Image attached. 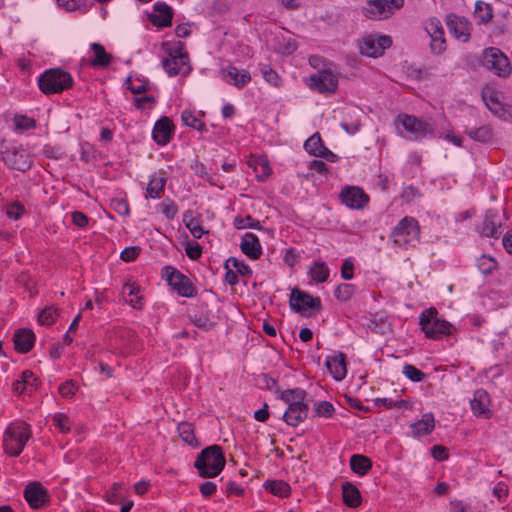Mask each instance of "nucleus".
I'll return each instance as SVG.
<instances>
[{"label": "nucleus", "instance_id": "obj_1", "mask_svg": "<svg viewBox=\"0 0 512 512\" xmlns=\"http://www.w3.org/2000/svg\"><path fill=\"white\" fill-rule=\"evenodd\" d=\"M225 457L222 448L212 445L203 449L197 456L194 467L203 478L216 477L225 466Z\"/></svg>", "mask_w": 512, "mask_h": 512}, {"label": "nucleus", "instance_id": "obj_2", "mask_svg": "<svg viewBox=\"0 0 512 512\" xmlns=\"http://www.w3.org/2000/svg\"><path fill=\"white\" fill-rule=\"evenodd\" d=\"M31 437L30 427L25 422H15L8 426L3 436V447L5 453L10 456H18L28 439Z\"/></svg>", "mask_w": 512, "mask_h": 512}, {"label": "nucleus", "instance_id": "obj_3", "mask_svg": "<svg viewBox=\"0 0 512 512\" xmlns=\"http://www.w3.org/2000/svg\"><path fill=\"white\" fill-rule=\"evenodd\" d=\"M39 88L44 94L60 93L73 84L72 76L60 69L52 68L45 71L39 78Z\"/></svg>", "mask_w": 512, "mask_h": 512}, {"label": "nucleus", "instance_id": "obj_4", "mask_svg": "<svg viewBox=\"0 0 512 512\" xmlns=\"http://www.w3.org/2000/svg\"><path fill=\"white\" fill-rule=\"evenodd\" d=\"M391 236L398 246H414L420 237L418 222L412 217H404L393 229Z\"/></svg>", "mask_w": 512, "mask_h": 512}, {"label": "nucleus", "instance_id": "obj_5", "mask_svg": "<svg viewBox=\"0 0 512 512\" xmlns=\"http://www.w3.org/2000/svg\"><path fill=\"white\" fill-rule=\"evenodd\" d=\"M482 65L499 77H507L512 67L507 56L498 48H487L483 52Z\"/></svg>", "mask_w": 512, "mask_h": 512}, {"label": "nucleus", "instance_id": "obj_6", "mask_svg": "<svg viewBox=\"0 0 512 512\" xmlns=\"http://www.w3.org/2000/svg\"><path fill=\"white\" fill-rule=\"evenodd\" d=\"M166 52L168 56L163 58L162 66L169 76H185L190 72L191 67L187 53L181 52V48L174 50L167 48Z\"/></svg>", "mask_w": 512, "mask_h": 512}, {"label": "nucleus", "instance_id": "obj_7", "mask_svg": "<svg viewBox=\"0 0 512 512\" xmlns=\"http://www.w3.org/2000/svg\"><path fill=\"white\" fill-rule=\"evenodd\" d=\"M420 325L425 335L429 338H438L450 333V324L445 320L439 319L434 308H430L421 314Z\"/></svg>", "mask_w": 512, "mask_h": 512}, {"label": "nucleus", "instance_id": "obj_8", "mask_svg": "<svg viewBox=\"0 0 512 512\" xmlns=\"http://www.w3.org/2000/svg\"><path fill=\"white\" fill-rule=\"evenodd\" d=\"M403 4L404 0H367V5L363 7L362 12L370 19L387 18Z\"/></svg>", "mask_w": 512, "mask_h": 512}, {"label": "nucleus", "instance_id": "obj_9", "mask_svg": "<svg viewBox=\"0 0 512 512\" xmlns=\"http://www.w3.org/2000/svg\"><path fill=\"white\" fill-rule=\"evenodd\" d=\"M396 121L403 126V128L411 133L414 139H421L433 133L432 124L413 115L399 114Z\"/></svg>", "mask_w": 512, "mask_h": 512}, {"label": "nucleus", "instance_id": "obj_10", "mask_svg": "<svg viewBox=\"0 0 512 512\" xmlns=\"http://www.w3.org/2000/svg\"><path fill=\"white\" fill-rule=\"evenodd\" d=\"M165 276L168 284L183 297L194 296L196 289L191 281L181 272L172 268L165 267Z\"/></svg>", "mask_w": 512, "mask_h": 512}, {"label": "nucleus", "instance_id": "obj_11", "mask_svg": "<svg viewBox=\"0 0 512 512\" xmlns=\"http://www.w3.org/2000/svg\"><path fill=\"white\" fill-rule=\"evenodd\" d=\"M309 86L320 93H332L337 89L338 78L330 70L323 69L310 76Z\"/></svg>", "mask_w": 512, "mask_h": 512}, {"label": "nucleus", "instance_id": "obj_12", "mask_svg": "<svg viewBox=\"0 0 512 512\" xmlns=\"http://www.w3.org/2000/svg\"><path fill=\"white\" fill-rule=\"evenodd\" d=\"M290 307L295 312L304 314L308 309H321V301L310 294L305 293L298 288L292 290L290 295Z\"/></svg>", "mask_w": 512, "mask_h": 512}, {"label": "nucleus", "instance_id": "obj_13", "mask_svg": "<svg viewBox=\"0 0 512 512\" xmlns=\"http://www.w3.org/2000/svg\"><path fill=\"white\" fill-rule=\"evenodd\" d=\"M392 40L389 36H369L364 39L360 45V51L363 55L369 57L381 56L386 48H389Z\"/></svg>", "mask_w": 512, "mask_h": 512}, {"label": "nucleus", "instance_id": "obj_14", "mask_svg": "<svg viewBox=\"0 0 512 512\" xmlns=\"http://www.w3.org/2000/svg\"><path fill=\"white\" fill-rule=\"evenodd\" d=\"M2 159L11 169L25 172L31 167V159L24 150L8 149L3 152Z\"/></svg>", "mask_w": 512, "mask_h": 512}, {"label": "nucleus", "instance_id": "obj_15", "mask_svg": "<svg viewBox=\"0 0 512 512\" xmlns=\"http://www.w3.org/2000/svg\"><path fill=\"white\" fill-rule=\"evenodd\" d=\"M503 220L499 211H487L480 228L481 234L489 238H498L501 235L500 228L503 224Z\"/></svg>", "mask_w": 512, "mask_h": 512}, {"label": "nucleus", "instance_id": "obj_16", "mask_svg": "<svg viewBox=\"0 0 512 512\" xmlns=\"http://www.w3.org/2000/svg\"><path fill=\"white\" fill-rule=\"evenodd\" d=\"M342 202L351 209H361L368 202V196L359 187H346L341 193Z\"/></svg>", "mask_w": 512, "mask_h": 512}, {"label": "nucleus", "instance_id": "obj_17", "mask_svg": "<svg viewBox=\"0 0 512 512\" xmlns=\"http://www.w3.org/2000/svg\"><path fill=\"white\" fill-rule=\"evenodd\" d=\"M24 497L32 508L38 509L47 501V491L41 483L31 482L24 490Z\"/></svg>", "mask_w": 512, "mask_h": 512}, {"label": "nucleus", "instance_id": "obj_18", "mask_svg": "<svg viewBox=\"0 0 512 512\" xmlns=\"http://www.w3.org/2000/svg\"><path fill=\"white\" fill-rule=\"evenodd\" d=\"M283 415L284 421L290 426H297L308 415V405L300 401H292Z\"/></svg>", "mask_w": 512, "mask_h": 512}, {"label": "nucleus", "instance_id": "obj_19", "mask_svg": "<svg viewBox=\"0 0 512 512\" xmlns=\"http://www.w3.org/2000/svg\"><path fill=\"white\" fill-rule=\"evenodd\" d=\"M447 27L454 37L462 42L468 41L470 37L468 22L459 16L450 14L446 19Z\"/></svg>", "mask_w": 512, "mask_h": 512}, {"label": "nucleus", "instance_id": "obj_20", "mask_svg": "<svg viewBox=\"0 0 512 512\" xmlns=\"http://www.w3.org/2000/svg\"><path fill=\"white\" fill-rule=\"evenodd\" d=\"M426 31L431 37V50L434 54H440L445 50L444 31L438 20H430Z\"/></svg>", "mask_w": 512, "mask_h": 512}, {"label": "nucleus", "instance_id": "obj_21", "mask_svg": "<svg viewBox=\"0 0 512 512\" xmlns=\"http://www.w3.org/2000/svg\"><path fill=\"white\" fill-rule=\"evenodd\" d=\"M471 409L476 416L489 418L491 411L489 409L490 398L488 393L483 389L474 392L473 399L470 401Z\"/></svg>", "mask_w": 512, "mask_h": 512}, {"label": "nucleus", "instance_id": "obj_22", "mask_svg": "<svg viewBox=\"0 0 512 512\" xmlns=\"http://www.w3.org/2000/svg\"><path fill=\"white\" fill-rule=\"evenodd\" d=\"M222 78L229 84H233L238 88L245 86L250 80L251 76L246 70H239L234 66H229L221 70Z\"/></svg>", "mask_w": 512, "mask_h": 512}, {"label": "nucleus", "instance_id": "obj_23", "mask_svg": "<svg viewBox=\"0 0 512 512\" xmlns=\"http://www.w3.org/2000/svg\"><path fill=\"white\" fill-rule=\"evenodd\" d=\"M173 129L174 125L172 121L168 117H162L156 122L154 126V140L160 145L167 144L172 136Z\"/></svg>", "mask_w": 512, "mask_h": 512}, {"label": "nucleus", "instance_id": "obj_24", "mask_svg": "<svg viewBox=\"0 0 512 512\" xmlns=\"http://www.w3.org/2000/svg\"><path fill=\"white\" fill-rule=\"evenodd\" d=\"M325 365L335 380L340 381L345 378L347 369L345 355L343 353L339 352L333 356L327 357Z\"/></svg>", "mask_w": 512, "mask_h": 512}, {"label": "nucleus", "instance_id": "obj_25", "mask_svg": "<svg viewBox=\"0 0 512 512\" xmlns=\"http://www.w3.org/2000/svg\"><path fill=\"white\" fill-rule=\"evenodd\" d=\"M16 351L20 353H28L34 346L35 334L30 329H18L13 337Z\"/></svg>", "mask_w": 512, "mask_h": 512}, {"label": "nucleus", "instance_id": "obj_26", "mask_svg": "<svg viewBox=\"0 0 512 512\" xmlns=\"http://www.w3.org/2000/svg\"><path fill=\"white\" fill-rule=\"evenodd\" d=\"M241 251L251 259H258L262 254L259 239L253 233H246L240 244Z\"/></svg>", "mask_w": 512, "mask_h": 512}, {"label": "nucleus", "instance_id": "obj_27", "mask_svg": "<svg viewBox=\"0 0 512 512\" xmlns=\"http://www.w3.org/2000/svg\"><path fill=\"white\" fill-rule=\"evenodd\" d=\"M166 181L167 178L163 171L158 174L151 175L146 188V197L152 199L160 198V194L165 188Z\"/></svg>", "mask_w": 512, "mask_h": 512}, {"label": "nucleus", "instance_id": "obj_28", "mask_svg": "<svg viewBox=\"0 0 512 512\" xmlns=\"http://www.w3.org/2000/svg\"><path fill=\"white\" fill-rule=\"evenodd\" d=\"M343 502L350 508L359 507L362 503V497L358 488L351 482L342 484Z\"/></svg>", "mask_w": 512, "mask_h": 512}, {"label": "nucleus", "instance_id": "obj_29", "mask_svg": "<svg viewBox=\"0 0 512 512\" xmlns=\"http://www.w3.org/2000/svg\"><path fill=\"white\" fill-rule=\"evenodd\" d=\"M155 12L151 15V21L159 26V27H166L171 25L172 20V9L166 5V4H156L155 5Z\"/></svg>", "mask_w": 512, "mask_h": 512}, {"label": "nucleus", "instance_id": "obj_30", "mask_svg": "<svg viewBox=\"0 0 512 512\" xmlns=\"http://www.w3.org/2000/svg\"><path fill=\"white\" fill-rule=\"evenodd\" d=\"M435 426V420L432 413H426L420 420L411 425L414 436L428 435Z\"/></svg>", "mask_w": 512, "mask_h": 512}, {"label": "nucleus", "instance_id": "obj_31", "mask_svg": "<svg viewBox=\"0 0 512 512\" xmlns=\"http://www.w3.org/2000/svg\"><path fill=\"white\" fill-rule=\"evenodd\" d=\"M189 319L196 327L204 331H210L216 326V317L211 316L208 312L190 313Z\"/></svg>", "mask_w": 512, "mask_h": 512}, {"label": "nucleus", "instance_id": "obj_32", "mask_svg": "<svg viewBox=\"0 0 512 512\" xmlns=\"http://www.w3.org/2000/svg\"><path fill=\"white\" fill-rule=\"evenodd\" d=\"M91 49L94 53V58L91 60L93 66L107 67L110 64L112 57L101 44L93 43Z\"/></svg>", "mask_w": 512, "mask_h": 512}, {"label": "nucleus", "instance_id": "obj_33", "mask_svg": "<svg viewBox=\"0 0 512 512\" xmlns=\"http://www.w3.org/2000/svg\"><path fill=\"white\" fill-rule=\"evenodd\" d=\"M350 466L353 472L365 475L371 469L372 462L368 457L356 454L351 456Z\"/></svg>", "mask_w": 512, "mask_h": 512}, {"label": "nucleus", "instance_id": "obj_34", "mask_svg": "<svg viewBox=\"0 0 512 512\" xmlns=\"http://www.w3.org/2000/svg\"><path fill=\"white\" fill-rule=\"evenodd\" d=\"M183 221L194 238H201L205 233L199 219L193 216L192 211H186L183 216Z\"/></svg>", "mask_w": 512, "mask_h": 512}, {"label": "nucleus", "instance_id": "obj_35", "mask_svg": "<svg viewBox=\"0 0 512 512\" xmlns=\"http://www.w3.org/2000/svg\"><path fill=\"white\" fill-rule=\"evenodd\" d=\"M304 148L309 154L317 157L323 155V151L326 150V147L323 145L319 133H315L309 139H307L304 143Z\"/></svg>", "mask_w": 512, "mask_h": 512}, {"label": "nucleus", "instance_id": "obj_36", "mask_svg": "<svg viewBox=\"0 0 512 512\" xmlns=\"http://www.w3.org/2000/svg\"><path fill=\"white\" fill-rule=\"evenodd\" d=\"M249 165L254 167L255 172H257V177L261 180L266 179L271 174L269 162L264 157H258L252 161H249Z\"/></svg>", "mask_w": 512, "mask_h": 512}, {"label": "nucleus", "instance_id": "obj_37", "mask_svg": "<svg viewBox=\"0 0 512 512\" xmlns=\"http://www.w3.org/2000/svg\"><path fill=\"white\" fill-rule=\"evenodd\" d=\"M265 488L272 494L280 497H286L290 493L289 484L281 480L267 481Z\"/></svg>", "mask_w": 512, "mask_h": 512}, {"label": "nucleus", "instance_id": "obj_38", "mask_svg": "<svg viewBox=\"0 0 512 512\" xmlns=\"http://www.w3.org/2000/svg\"><path fill=\"white\" fill-rule=\"evenodd\" d=\"M466 134L473 140L486 143L492 139V131L489 126H481L478 128L466 130Z\"/></svg>", "mask_w": 512, "mask_h": 512}, {"label": "nucleus", "instance_id": "obj_39", "mask_svg": "<svg viewBox=\"0 0 512 512\" xmlns=\"http://www.w3.org/2000/svg\"><path fill=\"white\" fill-rule=\"evenodd\" d=\"M474 17L478 19L480 23L489 22L492 18L491 6L483 1H477L475 3Z\"/></svg>", "mask_w": 512, "mask_h": 512}, {"label": "nucleus", "instance_id": "obj_40", "mask_svg": "<svg viewBox=\"0 0 512 512\" xmlns=\"http://www.w3.org/2000/svg\"><path fill=\"white\" fill-rule=\"evenodd\" d=\"M310 275L317 283H323L329 277V269L324 262H316L310 269Z\"/></svg>", "mask_w": 512, "mask_h": 512}, {"label": "nucleus", "instance_id": "obj_41", "mask_svg": "<svg viewBox=\"0 0 512 512\" xmlns=\"http://www.w3.org/2000/svg\"><path fill=\"white\" fill-rule=\"evenodd\" d=\"M178 433L182 440L188 443L189 445H194L197 443L196 437L194 435V427L191 423H180L178 425Z\"/></svg>", "mask_w": 512, "mask_h": 512}, {"label": "nucleus", "instance_id": "obj_42", "mask_svg": "<svg viewBox=\"0 0 512 512\" xmlns=\"http://www.w3.org/2000/svg\"><path fill=\"white\" fill-rule=\"evenodd\" d=\"M123 291H128V296L130 299L126 300L128 304H130L133 308L140 309L142 307L141 299L139 296L140 288L135 284H125L123 287Z\"/></svg>", "mask_w": 512, "mask_h": 512}, {"label": "nucleus", "instance_id": "obj_43", "mask_svg": "<svg viewBox=\"0 0 512 512\" xmlns=\"http://www.w3.org/2000/svg\"><path fill=\"white\" fill-rule=\"evenodd\" d=\"M305 397L306 392L300 388L288 389L281 394V399L286 403H291L292 401L304 402Z\"/></svg>", "mask_w": 512, "mask_h": 512}, {"label": "nucleus", "instance_id": "obj_44", "mask_svg": "<svg viewBox=\"0 0 512 512\" xmlns=\"http://www.w3.org/2000/svg\"><path fill=\"white\" fill-rule=\"evenodd\" d=\"M477 266L484 275H487L496 268L497 263L493 258L482 255L477 261Z\"/></svg>", "mask_w": 512, "mask_h": 512}, {"label": "nucleus", "instance_id": "obj_45", "mask_svg": "<svg viewBox=\"0 0 512 512\" xmlns=\"http://www.w3.org/2000/svg\"><path fill=\"white\" fill-rule=\"evenodd\" d=\"M57 314V309L54 306L44 308L38 316V321L42 325H51Z\"/></svg>", "mask_w": 512, "mask_h": 512}, {"label": "nucleus", "instance_id": "obj_46", "mask_svg": "<svg viewBox=\"0 0 512 512\" xmlns=\"http://www.w3.org/2000/svg\"><path fill=\"white\" fill-rule=\"evenodd\" d=\"M314 411L320 417L329 418L334 413V407L330 402L319 401L314 404Z\"/></svg>", "mask_w": 512, "mask_h": 512}, {"label": "nucleus", "instance_id": "obj_47", "mask_svg": "<svg viewBox=\"0 0 512 512\" xmlns=\"http://www.w3.org/2000/svg\"><path fill=\"white\" fill-rule=\"evenodd\" d=\"M234 225L237 229H243V228H254V229H261L260 222L255 221L251 216H246L244 218L242 217H236L234 220Z\"/></svg>", "mask_w": 512, "mask_h": 512}, {"label": "nucleus", "instance_id": "obj_48", "mask_svg": "<svg viewBox=\"0 0 512 512\" xmlns=\"http://www.w3.org/2000/svg\"><path fill=\"white\" fill-rule=\"evenodd\" d=\"M354 288L351 284H340L335 290V296L340 301H347L353 295Z\"/></svg>", "mask_w": 512, "mask_h": 512}, {"label": "nucleus", "instance_id": "obj_49", "mask_svg": "<svg viewBox=\"0 0 512 512\" xmlns=\"http://www.w3.org/2000/svg\"><path fill=\"white\" fill-rule=\"evenodd\" d=\"M181 119L186 126L194 129L202 130L204 127V124L189 111H184L181 115Z\"/></svg>", "mask_w": 512, "mask_h": 512}, {"label": "nucleus", "instance_id": "obj_50", "mask_svg": "<svg viewBox=\"0 0 512 512\" xmlns=\"http://www.w3.org/2000/svg\"><path fill=\"white\" fill-rule=\"evenodd\" d=\"M483 99L488 107V109L494 114H499L502 111L501 103L498 101L497 97L491 92L489 95L483 93Z\"/></svg>", "mask_w": 512, "mask_h": 512}, {"label": "nucleus", "instance_id": "obj_51", "mask_svg": "<svg viewBox=\"0 0 512 512\" xmlns=\"http://www.w3.org/2000/svg\"><path fill=\"white\" fill-rule=\"evenodd\" d=\"M403 373L407 378L415 382H419L425 377L422 371L410 364L403 367Z\"/></svg>", "mask_w": 512, "mask_h": 512}, {"label": "nucleus", "instance_id": "obj_52", "mask_svg": "<svg viewBox=\"0 0 512 512\" xmlns=\"http://www.w3.org/2000/svg\"><path fill=\"white\" fill-rule=\"evenodd\" d=\"M261 72H262V75L264 77V79L272 84L273 86H279V83H280V78L279 76L277 75V73L272 69L270 68L268 65H264L262 68H261Z\"/></svg>", "mask_w": 512, "mask_h": 512}, {"label": "nucleus", "instance_id": "obj_53", "mask_svg": "<svg viewBox=\"0 0 512 512\" xmlns=\"http://www.w3.org/2000/svg\"><path fill=\"white\" fill-rule=\"evenodd\" d=\"M53 422L62 432L70 431V419L67 415L57 413L53 416Z\"/></svg>", "mask_w": 512, "mask_h": 512}, {"label": "nucleus", "instance_id": "obj_54", "mask_svg": "<svg viewBox=\"0 0 512 512\" xmlns=\"http://www.w3.org/2000/svg\"><path fill=\"white\" fill-rule=\"evenodd\" d=\"M228 263H231L232 266L237 269V272L243 276H250L252 274L251 268L243 261L232 257L227 260V264Z\"/></svg>", "mask_w": 512, "mask_h": 512}, {"label": "nucleus", "instance_id": "obj_55", "mask_svg": "<svg viewBox=\"0 0 512 512\" xmlns=\"http://www.w3.org/2000/svg\"><path fill=\"white\" fill-rule=\"evenodd\" d=\"M14 124L16 129H30L35 127V121L24 115H16L14 117Z\"/></svg>", "mask_w": 512, "mask_h": 512}, {"label": "nucleus", "instance_id": "obj_56", "mask_svg": "<svg viewBox=\"0 0 512 512\" xmlns=\"http://www.w3.org/2000/svg\"><path fill=\"white\" fill-rule=\"evenodd\" d=\"M76 388V383L72 380H68L60 385L58 390L62 397L70 398L75 395Z\"/></svg>", "mask_w": 512, "mask_h": 512}, {"label": "nucleus", "instance_id": "obj_57", "mask_svg": "<svg viewBox=\"0 0 512 512\" xmlns=\"http://www.w3.org/2000/svg\"><path fill=\"white\" fill-rule=\"evenodd\" d=\"M122 487H123L122 483H119V482L114 483L111 487V490L108 491L105 495L106 501L111 504L116 503L120 499L119 490L122 489Z\"/></svg>", "mask_w": 512, "mask_h": 512}, {"label": "nucleus", "instance_id": "obj_58", "mask_svg": "<svg viewBox=\"0 0 512 512\" xmlns=\"http://www.w3.org/2000/svg\"><path fill=\"white\" fill-rule=\"evenodd\" d=\"M25 209L19 203H13L7 208V216L11 219L18 220L24 213Z\"/></svg>", "mask_w": 512, "mask_h": 512}, {"label": "nucleus", "instance_id": "obj_59", "mask_svg": "<svg viewBox=\"0 0 512 512\" xmlns=\"http://www.w3.org/2000/svg\"><path fill=\"white\" fill-rule=\"evenodd\" d=\"M162 213L166 216L168 219H173L175 215L177 214L178 208L174 204L173 201H164L161 204Z\"/></svg>", "mask_w": 512, "mask_h": 512}, {"label": "nucleus", "instance_id": "obj_60", "mask_svg": "<svg viewBox=\"0 0 512 512\" xmlns=\"http://www.w3.org/2000/svg\"><path fill=\"white\" fill-rule=\"evenodd\" d=\"M139 252L140 248L138 247H127L121 252L120 258L125 262H130L138 257Z\"/></svg>", "mask_w": 512, "mask_h": 512}, {"label": "nucleus", "instance_id": "obj_61", "mask_svg": "<svg viewBox=\"0 0 512 512\" xmlns=\"http://www.w3.org/2000/svg\"><path fill=\"white\" fill-rule=\"evenodd\" d=\"M185 251L188 257L192 260L198 259L202 254V248L198 243H188Z\"/></svg>", "mask_w": 512, "mask_h": 512}, {"label": "nucleus", "instance_id": "obj_62", "mask_svg": "<svg viewBox=\"0 0 512 512\" xmlns=\"http://www.w3.org/2000/svg\"><path fill=\"white\" fill-rule=\"evenodd\" d=\"M420 192L417 188L413 186L405 187L401 193V198L406 202H410L416 197H420Z\"/></svg>", "mask_w": 512, "mask_h": 512}, {"label": "nucleus", "instance_id": "obj_63", "mask_svg": "<svg viewBox=\"0 0 512 512\" xmlns=\"http://www.w3.org/2000/svg\"><path fill=\"white\" fill-rule=\"evenodd\" d=\"M21 382L22 384L26 387V389L30 386V387H34L36 388L37 384H36V381H37V378L34 376V374L29 371V370H26L22 373V376H21Z\"/></svg>", "mask_w": 512, "mask_h": 512}, {"label": "nucleus", "instance_id": "obj_64", "mask_svg": "<svg viewBox=\"0 0 512 512\" xmlns=\"http://www.w3.org/2000/svg\"><path fill=\"white\" fill-rule=\"evenodd\" d=\"M112 206L114 210L120 215H128L129 214V205L123 199H116L112 201Z\"/></svg>", "mask_w": 512, "mask_h": 512}]
</instances>
